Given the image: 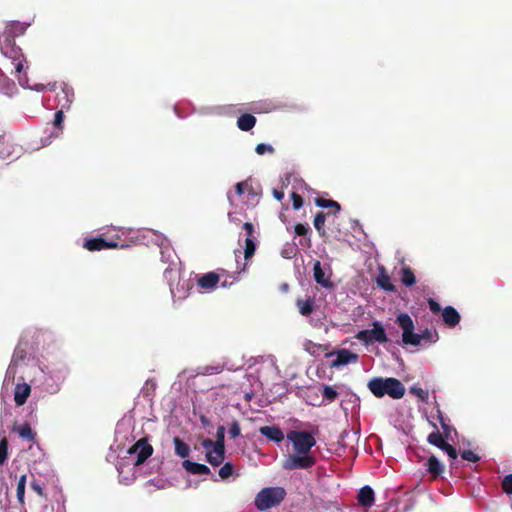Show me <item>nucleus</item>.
Returning <instances> with one entry per match:
<instances>
[{"mask_svg": "<svg viewBox=\"0 0 512 512\" xmlns=\"http://www.w3.org/2000/svg\"><path fill=\"white\" fill-rule=\"evenodd\" d=\"M25 487H26V475H22L17 484V499L20 504H24V496H25Z\"/></svg>", "mask_w": 512, "mask_h": 512, "instance_id": "nucleus-33", "label": "nucleus"}, {"mask_svg": "<svg viewBox=\"0 0 512 512\" xmlns=\"http://www.w3.org/2000/svg\"><path fill=\"white\" fill-rule=\"evenodd\" d=\"M220 277L215 272H208L198 278L197 284L203 289H213L216 287Z\"/></svg>", "mask_w": 512, "mask_h": 512, "instance_id": "nucleus-15", "label": "nucleus"}, {"mask_svg": "<svg viewBox=\"0 0 512 512\" xmlns=\"http://www.w3.org/2000/svg\"><path fill=\"white\" fill-rule=\"evenodd\" d=\"M358 502L361 506L371 507L374 504V491L370 486H364L358 493Z\"/></svg>", "mask_w": 512, "mask_h": 512, "instance_id": "nucleus-17", "label": "nucleus"}, {"mask_svg": "<svg viewBox=\"0 0 512 512\" xmlns=\"http://www.w3.org/2000/svg\"><path fill=\"white\" fill-rule=\"evenodd\" d=\"M153 448L145 440L140 439L126 451V456L117 464L121 482L129 483L135 478L134 468L141 465L152 455Z\"/></svg>", "mask_w": 512, "mask_h": 512, "instance_id": "nucleus-3", "label": "nucleus"}, {"mask_svg": "<svg viewBox=\"0 0 512 512\" xmlns=\"http://www.w3.org/2000/svg\"><path fill=\"white\" fill-rule=\"evenodd\" d=\"M222 369H223V366H221V365L206 366L203 368L202 373L205 375H212V374H217V373L221 372Z\"/></svg>", "mask_w": 512, "mask_h": 512, "instance_id": "nucleus-45", "label": "nucleus"}, {"mask_svg": "<svg viewBox=\"0 0 512 512\" xmlns=\"http://www.w3.org/2000/svg\"><path fill=\"white\" fill-rule=\"evenodd\" d=\"M370 392L377 398L389 396L401 399L405 395V386L396 378L375 377L368 382Z\"/></svg>", "mask_w": 512, "mask_h": 512, "instance_id": "nucleus-5", "label": "nucleus"}, {"mask_svg": "<svg viewBox=\"0 0 512 512\" xmlns=\"http://www.w3.org/2000/svg\"><path fill=\"white\" fill-rule=\"evenodd\" d=\"M182 465L186 471L192 474H208L210 472V469L206 465L192 462L190 460H184Z\"/></svg>", "mask_w": 512, "mask_h": 512, "instance_id": "nucleus-21", "label": "nucleus"}, {"mask_svg": "<svg viewBox=\"0 0 512 512\" xmlns=\"http://www.w3.org/2000/svg\"><path fill=\"white\" fill-rule=\"evenodd\" d=\"M218 436L216 442L211 439H204L202 441V447L206 451V459L213 466L220 465L224 460L223 434L220 435L218 433Z\"/></svg>", "mask_w": 512, "mask_h": 512, "instance_id": "nucleus-7", "label": "nucleus"}, {"mask_svg": "<svg viewBox=\"0 0 512 512\" xmlns=\"http://www.w3.org/2000/svg\"><path fill=\"white\" fill-rule=\"evenodd\" d=\"M27 26L19 21H12L6 24L4 31L0 35V40L15 41V38L25 33Z\"/></svg>", "mask_w": 512, "mask_h": 512, "instance_id": "nucleus-10", "label": "nucleus"}, {"mask_svg": "<svg viewBox=\"0 0 512 512\" xmlns=\"http://www.w3.org/2000/svg\"><path fill=\"white\" fill-rule=\"evenodd\" d=\"M325 220H326L325 213L318 212L315 215V218H314V221H313L315 229L317 230L319 236L322 237V238L327 236V233H326V230H325Z\"/></svg>", "mask_w": 512, "mask_h": 512, "instance_id": "nucleus-24", "label": "nucleus"}, {"mask_svg": "<svg viewBox=\"0 0 512 512\" xmlns=\"http://www.w3.org/2000/svg\"><path fill=\"white\" fill-rule=\"evenodd\" d=\"M10 139L6 135H0V155L7 158L11 155Z\"/></svg>", "mask_w": 512, "mask_h": 512, "instance_id": "nucleus-31", "label": "nucleus"}, {"mask_svg": "<svg viewBox=\"0 0 512 512\" xmlns=\"http://www.w3.org/2000/svg\"><path fill=\"white\" fill-rule=\"evenodd\" d=\"M443 322L450 328L460 323L461 316L459 312L452 306H447L442 310Z\"/></svg>", "mask_w": 512, "mask_h": 512, "instance_id": "nucleus-13", "label": "nucleus"}, {"mask_svg": "<svg viewBox=\"0 0 512 512\" xmlns=\"http://www.w3.org/2000/svg\"><path fill=\"white\" fill-rule=\"evenodd\" d=\"M156 388V383L153 380L146 381L143 391L146 395H149L150 393H153Z\"/></svg>", "mask_w": 512, "mask_h": 512, "instance_id": "nucleus-49", "label": "nucleus"}, {"mask_svg": "<svg viewBox=\"0 0 512 512\" xmlns=\"http://www.w3.org/2000/svg\"><path fill=\"white\" fill-rule=\"evenodd\" d=\"M31 393V387L27 383H18L14 390V401L17 406H22L26 403Z\"/></svg>", "mask_w": 512, "mask_h": 512, "instance_id": "nucleus-14", "label": "nucleus"}, {"mask_svg": "<svg viewBox=\"0 0 512 512\" xmlns=\"http://www.w3.org/2000/svg\"><path fill=\"white\" fill-rule=\"evenodd\" d=\"M401 282L407 287H411L416 283L415 274L410 267L404 266L401 269Z\"/></svg>", "mask_w": 512, "mask_h": 512, "instance_id": "nucleus-25", "label": "nucleus"}, {"mask_svg": "<svg viewBox=\"0 0 512 512\" xmlns=\"http://www.w3.org/2000/svg\"><path fill=\"white\" fill-rule=\"evenodd\" d=\"M313 277L316 283L320 284L325 288H331L333 286L329 276H326L320 261L316 260L313 265Z\"/></svg>", "mask_w": 512, "mask_h": 512, "instance_id": "nucleus-12", "label": "nucleus"}, {"mask_svg": "<svg viewBox=\"0 0 512 512\" xmlns=\"http://www.w3.org/2000/svg\"><path fill=\"white\" fill-rule=\"evenodd\" d=\"M397 323L403 331L402 341L404 344L425 346L427 344L435 343L439 339L438 332L435 329H425L421 333H415L413 320L406 313L398 315Z\"/></svg>", "mask_w": 512, "mask_h": 512, "instance_id": "nucleus-4", "label": "nucleus"}, {"mask_svg": "<svg viewBox=\"0 0 512 512\" xmlns=\"http://www.w3.org/2000/svg\"><path fill=\"white\" fill-rule=\"evenodd\" d=\"M461 456L464 460H467L470 462H477L479 460V457L474 452H472L470 450L464 451L461 454Z\"/></svg>", "mask_w": 512, "mask_h": 512, "instance_id": "nucleus-48", "label": "nucleus"}, {"mask_svg": "<svg viewBox=\"0 0 512 512\" xmlns=\"http://www.w3.org/2000/svg\"><path fill=\"white\" fill-rule=\"evenodd\" d=\"M17 432L19 436L26 440H33L34 439V433L31 429V427L28 424H24L17 428Z\"/></svg>", "mask_w": 512, "mask_h": 512, "instance_id": "nucleus-34", "label": "nucleus"}, {"mask_svg": "<svg viewBox=\"0 0 512 512\" xmlns=\"http://www.w3.org/2000/svg\"><path fill=\"white\" fill-rule=\"evenodd\" d=\"M428 471L434 476L439 475L443 471V466L435 456H431L428 460Z\"/></svg>", "mask_w": 512, "mask_h": 512, "instance_id": "nucleus-30", "label": "nucleus"}, {"mask_svg": "<svg viewBox=\"0 0 512 512\" xmlns=\"http://www.w3.org/2000/svg\"><path fill=\"white\" fill-rule=\"evenodd\" d=\"M322 395L328 402H333L337 398L338 392L333 387L325 385L322 389Z\"/></svg>", "mask_w": 512, "mask_h": 512, "instance_id": "nucleus-35", "label": "nucleus"}, {"mask_svg": "<svg viewBox=\"0 0 512 512\" xmlns=\"http://www.w3.org/2000/svg\"><path fill=\"white\" fill-rule=\"evenodd\" d=\"M255 151L259 155H264L265 153L273 154L275 149L269 144L260 143L256 146Z\"/></svg>", "mask_w": 512, "mask_h": 512, "instance_id": "nucleus-40", "label": "nucleus"}, {"mask_svg": "<svg viewBox=\"0 0 512 512\" xmlns=\"http://www.w3.org/2000/svg\"><path fill=\"white\" fill-rule=\"evenodd\" d=\"M428 305H429L430 311L433 314H438V313L441 312V305L436 300H434L433 298H429L428 299Z\"/></svg>", "mask_w": 512, "mask_h": 512, "instance_id": "nucleus-46", "label": "nucleus"}, {"mask_svg": "<svg viewBox=\"0 0 512 512\" xmlns=\"http://www.w3.org/2000/svg\"><path fill=\"white\" fill-rule=\"evenodd\" d=\"M174 446H175V453L179 457L186 458L189 456L190 447L185 442H183L180 438H178V437L174 438Z\"/></svg>", "mask_w": 512, "mask_h": 512, "instance_id": "nucleus-27", "label": "nucleus"}, {"mask_svg": "<svg viewBox=\"0 0 512 512\" xmlns=\"http://www.w3.org/2000/svg\"><path fill=\"white\" fill-rule=\"evenodd\" d=\"M294 231L298 236H307L310 232V227L307 224L297 223L294 227Z\"/></svg>", "mask_w": 512, "mask_h": 512, "instance_id": "nucleus-41", "label": "nucleus"}, {"mask_svg": "<svg viewBox=\"0 0 512 512\" xmlns=\"http://www.w3.org/2000/svg\"><path fill=\"white\" fill-rule=\"evenodd\" d=\"M256 251V244L254 238L245 239L244 258L246 261L251 259Z\"/></svg>", "mask_w": 512, "mask_h": 512, "instance_id": "nucleus-29", "label": "nucleus"}, {"mask_svg": "<svg viewBox=\"0 0 512 512\" xmlns=\"http://www.w3.org/2000/svg\"><path fill=\"white\" fill-rule=\"evenodd\" d=\"M233 472V465L231 463H225L219 470V476L222 479H227L233 474Z\"/></svg>", "mask_w": 512, "mask_h": 512, "instance_id": "nucleus-38", "label": "nucleus"}, {"mask_svg": "<svg viewBox=\"0 0 512 512\" xmlns=\"http://www.w3.org/2000/svg\"><path fill=\"white\" fill-rule=\"evenodd\" d=\"M0 93L12 98L18 93V88L13 80L3 78L0 80Z\"/></svg>", "mask_w": 512, "mask_h": 512, "instance_id": "nucleus-18", "label": "nucleus"}, {"mask_svg": "<svg viewBox=\"0 0 512 512\" xmlns=\"http://www.w3.org/2000/svg\"><path fill=\"white\" fill-rule=\"evenodd\" d=\"M315 300L312 297L297 299L296 306L302 316H309L314 311Z\"/></svg>", "mask_w": 512, "mask_h": 512, "instance_id": "nucleus-19", "label": "nucleus"}, {"mask_svg": "<svg viewBox=\"0 0 512 512\" xmlns=\"http://www.w3.org/2000/svg\"><path fill=\"white\" fill-rule=\"evenodd\" d=\"M246 265H247V264L245 263V264H244V266H243V268L241 269V271H242V272H243V271H245V269H246Z\"/></svg>", "mask_w": 512, "mask_h": 512, "instance_id": "nucleus-58", "label": "nucleus"}, {"mask_svg": "<svg viewBox=\"0 0 512 512\" xmlns=\"http://www.w3.org/2000/svg\"><path fill=\"white\" fill-rule=\"evenodd\" d=\"M301 245H304V246L309 248L311 246V239H310V237L305 239V243L301 242Z\"/></svg>", "mask_w": 512, "mask_h": 512, "instance_id": "nucleus-56", "label": "nucleus"}, {"mask_svg": "<svg viewBox=\"0 0 512 512\" xmlns=\"http://www.w3.org/2000/svg\"><path fill=\"white\" fill-rule=\"evenodd\" d=\"M286 491L282 487L263 488L255 497V506L260 511L279 505L285 498Z\"/></svg>", "mask_w": 512, "mask_h": 512, "instance_id": "nucleus-6", "label": "nucleus"}, {"mask_svg": "<svg viewBox=\"0 0 512 512\" xmlns=\"http://www.w3.org/2000/svg\"><path fill=\"white\" fill-rule=\"evenodd\" d=\"M428 441L430 444L437 446L438 448L445 442L442 438V435L439 432H433L428 436Z\"/></svg>", "mask_w": 512, "mask_h": 512, "instance_id": "nucleus-39", "label": "nucleus"}, {"mask_svg": "<svg viewBox=\"0 0 512 512\" xmlns=\"http://www.w3.org/2000/svg\"><path fill=\"white\" fill-rule=\"evenodd\" d=\"M410 392L423 402H426L429 398L428 391H426L420 387H417V386H412L410 388Z\"/></svg>", "mask_w": 512, "mask_h": 512, "instance_id": "nucleus-36", "label": "nucleus"}, {"mask_svg": "<svg viewBox=\"0 0 512 512\" xmlns=\"http://www.w3.org/2000/svg\"><path fill=\"white\" fill-rule=\"evenodd\" d=\"M118 243L115 242V241H106L105 240V244H104V249H114V248H118Z\"/></svg>", "mask_w": 512, "mask_h": 512, "instance_id": "nucleus-52", "label": "nucleus"}, {"mask_svg": "<svg viewBox=\"0 0 512 512\" xmlns=\"http://www.w3.org/2000/svg\"><path fill=\"white\" fill-rule=\"evenodd\" d=\"M273 196L278 200L281 201L284 198V192L281 190L274 189L273 190Z\"/></svg>", "mask_w": 512, "mask_h": 512, "instance_id": "nucleus-54", "label": "nucleus"}, {"mask_svg": "<svg viewBox=\"0 0 512 512\" xmlns=\"http://www.w3.org/2000/svg\"><path fill=\"white\" fill-rule=\"evenodd\" d=\"M502 487L507 494H512V474L504 477Z\"/></svg>", "mask_w": 512, "mask_h": 512, "instance_id": "nucleus-44", "label": "nucleus"}, {"mask_svg": "<svg viewBox=\"0 0 512 512\" xmlns=\"http://www.w3.org/2000/svg\"><path fill=\"white\" fill-rule=\"evenodd\" d=\"M441 450L445 451L448 456L452 459H456L457 458V451L456 449L451 446L450 444L444 442L441 447H440Z\"/></svg>", "mask_w": 512, "mask_h": 512, "instance_id": "nucleus-43", "label": "nucleus"}, {"mask_svg": "<svg viewBox=\"0 0 512 512\" xmlns=\"http://www.w3.org/2000/svg\"><path fill=\"white\" fill-rule=\"evenodd\" d=\"M357 338L367 344L373 342L385 343L387 341L385 329L379 322H374L372 329L358 332Z\"/></svg>", "mask_w": 512, "mask_h": 512, "instance_id": "nucleus-8", "label": "nucleus"}, {"mask_svg": "<svg viewBox=\"0 0 512 512\" xmlns=\"http://www.w3.org/2000/svg\"><path fill=\"white\" fill-rule=\"evenodd\" d=\"M292 206L294 210H299L303 205V198L296 192L291 194Z\"/></svg>", "mask_w": 512, "mask_h": 512, "instance_id": "nucleus-42", "label": "nucleus"}, {"mask_svg": "<svg viewBox=\"0 0 512 512\" xmlns=\"http://www.w3.org/2000/svg\"><path fill=\"white\" fill-rule=\"evenodd\" d=\"M259 432L263 436H265L266 438H268L269 440H271L275 443H280L285 438L283 431L278 426H275V425L262 426L259 428Z\"/></svg>", "mask_w": 512, "mask_h": 512, "instance_id": "nucleus-11", "label": "nucleus"}, {"mask_svg": "<svg viewBox=\"0 0 512 512\" xmlns=\"http://www.w3.org/2000/svg\"><path fill=\"white\" fill-rule=\"evenodd\" d=\"M222 286H223V287H226V286H227V282H226V281H224V282L222 283Z\"/></svg>", "mask_w": 512, "mask_h": 512, "instance_id": "nucleus-59", "label": "nucleus"}, {"mask_svg": "<svg viewBox=\"0 0 512 512\" xmlns=\"http://www.w3.org/2000/svg\"><path fill=\"white\" fill-rule=\"evenodd\" d=\"M8 457V441L5 437L0 440V465L4 464Z\"/></svg>", "mask_w": 512, "mask_h": 512, "instance_id": "nucleus-37", "label": "nucleus"}, {"mask_svg": "<svg viewBox=\"0 0 512 512\" xmlns=\"http://www.w3.org/2000/svg\"><path fill=\"white\" fill-rule=\"evenodd\" d=\"M105 239L102 237L86 239L83 243V248L89 251L104 250Z\"/></svg>", "mask_w": 512, "mask_h": 512, "instance_id": "nucleus-23", "label": "nucleus"}, {"mask_svg": "<svg viewBox=\"0 0 512 512\" xmlns=\"http://www.w3.org/2000/svg\"><path fill=\"white\" fill-rule=\"evenodd\" d=\"M336 352H341V353H344V352H349L347 349L343 348V349H339L337 350Z\"/></svg>", "mask_w": 512, "mask_h": 512, "instance_id": "nucleus-57", "label": "nucleus"}, {"mask_svg": "<svg viewBox=\"0 0 512 512\" xmlns=\"http://www.w3.org/2000/svg\"><path fill=\"white\" fill-rule=\"evenodd\" d=\"M31 487L34 491H36L39 495H43V489L41 487L40 484H38L37 482H32L31 483Z\"/></svg>", "mask_w": 512, "mask_h": 512, "instance_id": "nucleus-53", "label": "nucleus"}, {"mask_svg": "<svg viewBox=\"0 0 512 512\" xmlns=\"http://www.w3.org/2000/svg\"><path fill=\"white\" fill-rule=\"evenodd\" d=\"M441 426L444 429L446 436L448 437L449 436V428L442 418H441Z\"/></svg>", "mask_w": 512, "mask_h": 512, "instance_id": "nucleus-55", "label": "nucleus"}, {"mask_svg": "<svg viewBox=\"0 0 512 512\" xmlns=\"http://www.w3.org/2000/svg\"><path fill=\"white\" fill-rule=\"evenodd\" d=\"M248 187H249V184L246 181L238 182L235 185V190H236L237 195H239V196L242 195Z\"/></svg>", "mask_w": 512, "mask_h": 512, "instance_id": "nucleus-50", "label": "nucleus"}, {"mask_svg": "<svg viewBox=\"0 0 512 512\" xmlns=\"http://www.w3.org/2000/svg\"><path fill=\"white\" fill-rule=\"evenodd\" d=\"M244 230L246 231L247 237L246 238H254V225L250 222H246L243 225Z\"/></svg>", "mask_w": 512, "mask_h": 512, "instance_id": "nucleus-51", "label": "nucleus"}, {"mask_svg": "<svg viewBox=\"0 0 512 512\" xmlns=\"http://www.w3.org/2000/svg\"><path fill=\"white\" fill-rule=\"evenodd\" d=\"M64 110H58L54 115L53 126L57 130L54 134L58 137L63 130Z\"/></svg>", "mask_w": 512, "mask_h": 512, "instance_id": "nucleus-28", "label": "nucleus"}, {"mask_svg": "<svg viewBox=\"0 0 512 512\" xmlns=\"http://www.w3.org/2000/svg\"><path fill=\"white\" fill-rule=\"evenodd\" d=\"M39 335L40 334L37 331H27V332H25V334L23 335V337L19 341L16 350H21V352H23L26 348H28L26 346V342H27L28 338H32V339L36 338V339H38Z\"/></svg>", "mask_w": 512, "mask_h": 512, "instance_id": "nucleus-32", "label": "nucleus"}, {"mask_svg": "<svg viewBox=\"0 0 512 512\" xmlns=\"http://www.w3.org/2000/svg\"><path fill=\"white\" fill-rule=\"evenodd\" d=\"M74 100V90L66 83L60 84V90L56 93L57 105L62 110H68Z\"/></svg>", "mask_w": 512, "mask_h": 512, "instance_id": "nucleus-9", "label": "nucleus"}, {"mask_svg": "<svg viewBox=\"0 0 512 512\" xmlns=\"http://www.w3.org/2000/svg\"><path fill=\"white\" fill-rule=\"evenodd\" d=\"M0 50L4 58L8 61H10L11 65V73L18 74V82L22 87L34 89L38 92L50 90V91H56L58 86L57 83H48L47 85L44 84H36L35 86H30L28 83V78L26 74L21 76V72L24 68V64L26 63V58L22 52V49L16 45L15 41L11 40H0Z\"/></svg>", "mask_w": 512, "mask_h": 512, "instance_id": "nucleus-2", "label": "nucleus"}, {"mask_svg": "<svg viewBox=\"0 0 512 512\" xmlns=\"http://www.w3.org/2000/svg\"><path fill=\"white\" fill-rule=\"evenodd\" d=\"M315 204L321 208H333L332 214H336L341 210V206L338 202L331 199L316 198Z\"/></svg>", "mask_w": 512, "mask_h": 512, "instance_id": "nucleus-26", "label": "nucleus"}, {"mask_svg": "<svg viewBox=\"0 0 512 512\" xmlns=\"http://www.w3.org/2000/svg\"><path fill=\"white\" fill-rule=\"evenodd\" d=\"M286 438L292 448L283 461V468L288 471L311 468L316 462L311 451L316 445L315 437L307 431L290 430Z\"/></svg>", "mask_w": 512, "mask_h": 512, "instance_id": "nucleus-1", "label": "nucleus"}, {"mask_svg": "<svg viewBox=\"0 0 512 512\" xmlns=\"http://www.w3.org/2000/svg\"><path fill=\"white\" fill-rule=\"evenodd\" d=\"M256 124V117L250 113L242 114L237 120V126L242 131H250Z\"/></svg>", "mask_w": 512, "mask_h": 512, "instance_id": "nucleus-20", "label": "nucleus"}, {"mask_svg": "<svg viewBox=\"0 0 512 512\" xmlns=\"http://www.w3.org/2000/svg\"><path fill=\"white\" fill-rule=\"evenodd\" d=\"M240 432H241V429H240V426L237 422H233L230 427H229V430H228V433L229 435L232 437V438H236L240 435Z\"/></svg>", "mask_w": 512, "mask_h": 512, "instance_id": "nucleus-47", "label": "nucleus"}, {"mask_svg": "<svg viewBox=\"0 0 512 512\" xmlns=\"http://www.w3.org/2000/svg\"><path fill=\"white\" fill-rule=\"evenodd\" d=\"M337 358L332 360L330 363V367L332 368H340L344 365H347L351 362H355L357 360V354H336Z\"/></svg>", "mask_w": 512, "mask_h": 512, "instance_id": "nucleus-22", "label": "nucleus"}, {"mask_svg": "<svg viewBox=\"0 0 512 512\" xmlns=\"http://www.w3.org/2000/svg\"><path fill=\"white\" fill-rule=\"evenodd\" d=\"M376 283L378 287L386 292H396V286L391 282L390 276L386 273L383 267L379 271Z\"/></svg>", "mask_w": 512, "mask_h": 512, "instance_id": "nucleus-16", "label": "nucleus"}]
</instances>
